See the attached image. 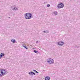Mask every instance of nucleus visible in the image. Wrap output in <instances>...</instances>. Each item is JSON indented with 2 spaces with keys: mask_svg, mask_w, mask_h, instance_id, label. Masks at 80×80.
<instances>
[{
  "mask_svg": "<svg viewBox=\"0 0 80 80\" xmlns=\"http://www.w3.org/2000/svg\"><path fill=\"white\" fill-rule=\"evenodd\" d=\"M48 62L49 64H53L54 63V60L52 58H49L48 59Z\"/></svg>",
  "mask_w": 80,
  "mask_h": 80,
  "instance_id": "nucleus-3",
  "label": "nucleus"
},
{
  "mask_svg": "<svg viewBox=\"0 0 80 80\" xmlns=\"http://www.w3.org/2000/svg\"><path fill=\"white\" fill-rule=\"evenodd\" d=\"M11 8H12V10H15V11H16V10H18V8L16 6H12L11 7Z\"/></svg>",
  "mask_w": 80,
  "mask_h": 80,
  "instance_id": "nucleus-5",
  "label": "nucleus"
},
{
  "mask_svg": "<svg viewBox=\"0 0 80 80\" xmlns=\"http://www.w3.org/2000/svg\"><path fill=\"white\" fill-rule=\"evenodd\" d=\"M78 48H79V47H78Z\"/></svg>",
  "mask_w": 80,
  "mask_h": 80,
  "instance_id": "nucleus-18",
  "label": "nucleus"
},
{
  "mask_svg": "<svg viewBox=\"0 0 80 80\" xmlns=\"http://www.w3.org/2000/svg\"><path fill=\"white\" fill-rule=\"evenodd\" d=\"M11 41L12 43H15L16 41L15 39H12Z\"/></svg>",
  "mask_w": 80,
  "mask_h": 80,
  "instance_id": "nucleus-11",
  "label": "nucleus"
},
{
  "mask_svg": "<svg viewBox=\"0 0 80 80\" xmlns=\"http://www.w3.org/2000/svg\"><path fill=\"white\" fill-rule=\"evenodd\" d=\"M28 74L29 75H32V76L35 75V73L32 72H29L28 73Z\"/></svg>",
  "mask_w": 80,
  "mask_h": 80,
  "instance_id": "nucleus-7",
  "label": "nucleus"
},
{
  "mask_svg": "<svg viewBox=\"0 0 80 80\" xmlns=\"http://www.w3.org/2000/svg\"><path fill=\"white\" fill-rule=\"evenodd\" d=\"M47 7H50V4H48L47 5Z\"/></svg>",
  "mask_w": 80,
  "mask_h": 80,
  "instance_id": "nucleus-16",
  "label": "nucleus"
},
{
  "mask_svg": "<svg viewBox=\"0 0 80 80\" xmlns=\"http://www.w3.org/2000/svg\"><path fill=\"white\" fill-rule=\"evenodd\" d=\"M45 80H50V78L49 77H46L45 78Z\"/></svg>",
  "mask_w": 80,
  "mask_h": 80,
  "instance_id": "nucleus-10",
  "label": "nucleus"
},
{
  "mask_svg": "<svg viewBox=\"0 0 80 80\" xmlns=\"http://www.w3.org/2000/svg\"><path fill=\"white\" fill-rule=\"evenodd\" d=\"M5 55V54L3 53H1V54H0V59L1 58H2Z\"/></svg>",
  "mask_w": 80,
  "mask_h": 80,
  "instance_id": "nucleus-8",
  "label": "nucleus"
},
{
  "mask_svg": "<svg viewBox=\"0 0 80 80\" xmlns=\"http://www.w3.org/2000/svg\"><path fill=\"white\" fill-rule=\"evenodd\" d=\"M33 52L36 53H38V52L36 50H34Z\"/></svg>",
  "mask_w": 80,
  "mask_h": 80,
  "instance_id": "nucleus-12",
  "label": "nucleus"
},
{
  "mask_svg": "<svg viewBox=\"0 0 80 80\" xmlns=\"http://www.w3.org/2000/svg\"><path fill=\"white\" fill-rule=\"evenodd\" d=\"M63 7H64V5L62 3H60L58 6V8H63Z\"/></svg>",
  "mask_w": 80,
  "mask_h": 80,
  "instance_id": "nucleus-4",
  "label": "nucleus"
},
{
  "mask_svg": "<svg viewBox=\"0 0 80 80\" xmlns=\"http://www.w3.org/2000/svg\"><path fill=\"white\" fill-rule=\"evenodd\" d=\"M36 43H38V41H36Z\"/></svg>",
  "mask_w": 80,
  "mask_h": 80,
  "instance_id": "nucleus-17",
  "label": "nucleus"
},
{
  "mask_svg": "<svg viewBox=\"0 0 80 80\" xmlns=\"http://www.w3.org/2000/svg\"><path fill=\"white\" fill-rule=\"evenodd\" d=\"M44 33H48V31H43Z\"/></svg>",
  "mask_w": 80,
  "mask_h": 80,
  "instance_id": "nucleus-13",
  "label": "nucleus"
},
{
  "mask_svg": "<svg viewBox=\"0 0 80 80\" xmlns=\"http://www.w3.org/2000/svg\"><path fill=\"white\" fill-rule=\"evenodd\" d=\"M6 73V71L3 69H0V77H2V75H5Z\"/></svg>",
  "mask_w": 80,
  "mask_h": 80,
  "instance_id": "nucleus-2",
  "label": "nucleus"
},
{
  "mask_svg": "<svg viewBox=\"0 0 80 80\" xmlns=\"http://www.w3.org/2000/svg\"><path fill=\"white\" fill-rule=\"evenodd\" d=\"M22 47H24L25 48H26V49H27H27H28V48H27L26 46H24L23 45H22Z\"/></svg>",
  "mask_w": 80,
  "mask_h": 80,
  "instance_id": "nucleus-15",
  "label": "nucleus"
},
{
  "mask_svg": "<svg viewBox=\"0 0 80 80\" xmlns=\"http://www.w3.org/2000/svg\"><path fill=\"white\" fill-rule=\"evenodd\" d=\"M57 12H54L52 14L53 15H55L56 16L57 15Z\"/></svg>",
  "mask_w": 80,
  "mask_h": 80,
  "instance_id": "nucleus-9",
  "label": "nucleus"
},
{
  "mask_svg": "<svg viewBox=\"0 0 80 80\" xmlns=\"http://www.w3.org/2000/svg\"><path fill=\"white\" fill-rule=\"evenodd\" d=\"M32 14L30 13H26L25 15V18L27 20H28L29 19H31L32 17Z\"/></svg>",
  "mask_w": 80,
  "mask_h": 80,
  "instance_id": "nucleus-1",
  "label": "nucleus"
},
{
  "mask_svg": "<svg viewBox=\"0 0 80 80\" xmlns=\"http://www.w3.org/2000/svg\"><path fill=\"white\" fill-rule=\"evenodd\" d=\"M64 44V42L62 41H60L58 42V45H59V46H63Z\"/></svg>",
  "mask_w": 80,
  "mask_h": 80,
  "instance_id": "nucleus-6",
  "label": "nucleus"
},
{
  "mask_svg": "<svg viewBox=\"0 0 80 80\" xmlns=\"http://www.w3.org/2000/svg\"><path fill=\"white\" fill-rule=\"evenodd\" d=\"M33 71H34V72H35L36 73H38V72H37V71H36V70H35L34 69L32 70Z\"/></svg>",
  "mask_w": 80,
  "mask_h": 80,
  "instance_id": "nucleus-14",
  "label": "nucleus"
}]
</instances>
